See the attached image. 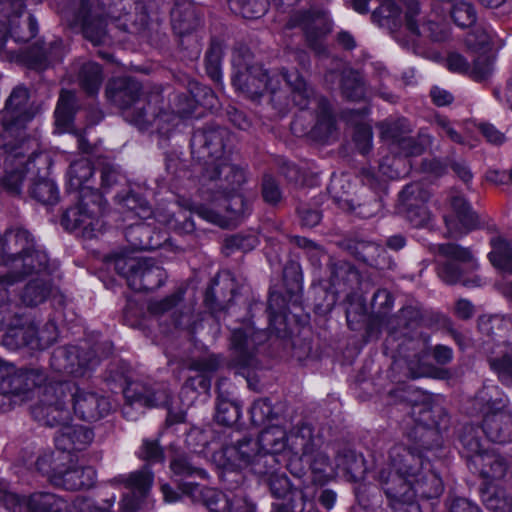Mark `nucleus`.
<instances>
[{
	"label": "nucleus",
	"mask_w": 512,
	"mask_h": 512,
	"mask_svg": "<svg viewBox=\"0 0 512 512\" xmlns=\"http://www.w3.org/2000/svg\"><path fill=\"white\" fill-rule=\"evenodd\" d=\"M379 481L395 512H420L419 498L438 497L443 491L440 477L423 459L420 450L403 443L393 445L376 464Z\"/></svg>",
	"instance_id": "1"
},
{
	"label": "nucleus",
	"mask_w": 512,
	"mask_h": 512,
	"mask_svg": "<svg viewBox=\"0 0 512 512\" xmlns=\"http://www.w3.org/2000/svg\"><path fill=\"white\" fill-rule=\"evenodd\" d=\"M232 64L236 69L233 76L235 88L252 100L269 93L270 101L280 112L292 103L305 109L314 95L313 89L298 72L269 74L260 64H250L248 51L235 50Z\"/></svg>",
	"instance_id": "2"
},
{
	"label": "nucleus",
	"mask_w": 512,
	"mask_h": 512,
	"mask_svg": "<svg viewBox=\"0 0 512 512\" xmlns=\"http://www.w3.org/2000/svg\"><path fill=\"white\" fill-rule=\"evenodd\" d=\"M230 142L231 135L226 128L209 126L194 132L191 147L193 153L206 162L203 177L215 182L212 189H217V192L212 200L231 198L233 203L226 205V209L241 214L244 213V199L236 191L244 183L245 173L229 160Z\"/></svg>",
	"instance_id": "3"
},
{
	"label": "nucleus",
	"mask_w": 512,
	"mask_h": 512,
	"mask_svg": "<svg viewBox=\"0 0 512 512\" xmlns=\"http://www.w3.org/2000/svg\"><path fill=\"white\" fill-rule=\"evenodd\" d=\"M141 84L132 78H119L113 81L107 88L106 94L111 101L117 104L125 113V117L138 126L145 129L155 124L158 131L166 135L176 127L181 119L189 116L179 111L186 107L184 97L186 94L175 95L172 100V111H159L158 104L162 101L159 92L145 95Z\"/></svg>",
	"instance_id": "4"
},
{
	"label": "nucleus",
	"mask_w": 512,
	"mask_h": 512,
	"mask_svg": "<svg viewBox=\"0 0 512 512\" xmlns=\"http://www.w3.org/2000/svg\"><path fill=\"white\" fill-rule=\"evenodd\" d=\"M67 390L69 385L47 386L41 391L40 401L32 410V416L38 422L60 427L55 436V445L59 450L56 457L60 458L74 457V452L85 450L94 438L88 427L69 423L71 411L61 400Z\"/></svg>",
	"instance_id": "5"
},
{
	"label": "nucleus",
	"mask_w": 512,
	"mask_h": 512,
	"mask_svg": "<svg viewBox=\"0 0 512 512\" xmlns=\"http://www.w3.org/2000/svg\"><path fill=\"white\" fill-rule=\"evenodd\" d=\"M288 451V435L286 430L278 425L265 428L259 435L258 440L244 438L232 445H225L212 454L213 463L223 470H238L252 466L257 474H268L267 470L260 467V461L265 459L275 461L274 456Z\"/></svg>",
	"instance_id": "6"
},
{
	"label": "nucleus",
	"mask_w": 512,
	"mask_h": 512,
	"mask_svg": "<svg viewBox=\"0 0 512 512\" xmlns=\"http://www.w3.org/2000/svg\"><path fill=\"white\" fill-rule=\"evenodd\" d=\"M92 174V165L86 158H81L70 165L68 184L70 189L81 191V201L75 207L67 209L62 218V223L67 229H81L87 238L96 237L103 229V221L100 218L104 209L102 195L86 185Z\"/></svg>",
	"instance_id": "7"
},
{
	"label": "nucleus",
	"mask_w": 512,
	"mask_h": 512,
	"mask_svg": "<svg viewBox=\"0 0 512 512\" xmlns=\"http://www.w3.org/2000/svg\"><path fill=\"white\" fill-rule=\"evenodd\" d=\"M512 299V281L504 288ZM480 332L488 337L485 351L491 369L504 385H512V320L501 316H483L479 319Z\"/></svg>",
	"instance_id": "8"
},
{
	"label": "nucleus",
	"mask_w": 512,
	"mask_h": 512,
	"mask_svg": "<svg viewBox=\"0 0 512 512\" xmlns=\"http://www.w3.org/2000/svg\"><path fill=\"white\" fill-rule=\"evenodd\" d=\"M37 469L49 476L51 482L66 490H79L94 485L96 472L90 466H80L74 457L60 458L44 454L36 461Z\"/></svg>",
	"instance_id": "9"
},
{
	"label": "nucleus",
	"mask_w": 512,
	"mask_h": 512,
	"mask_svg": "<svg viewBox=\"0 0 512 512\" xmlns=\"http://www.w3.org/2000/svg\"><path fill=\"white\" fill-rule=\"evenodd\" d=\"M301 0H273V5L281 13H288L289 28L299 27L306 36L309 46L316 54L326 53L322 43L323 37L331 31V22L326 13L320 11L295 10V6Z\"/></svg>",
	"instance_id": "10"
},
{
	"label": "nucleus",
	"mask_w": 512,
	"mask_h": 512,
	"mask_svg": "<svg viewBox=\"0 0 512 512\" xmlns=\"http://www.w3.org/2000/svg\"><path fill=\"white\" fill-rule=\"evenodd\" d=\"M498 396L496 387H486L479 392L477 400L483 404V432L490 441L505 443L512 440V415L506 409V401Z\"/></svg>",
	"instance_id": "11"
},
{
	"label": "nucleus",
	"mask_w": 512,
	"mask_h": 512,
	"mask_svg": "<svg viewBox=\"0 0 512 512\" xmlns=\"http://www.w3.org/2000/svg\"><path fill=\"white\" fill-rule=\"evenodd\" d=\"M105 5L99 1L84 0L77 16L84 37L93 45H102L109 42L107 18L116 20L121 18L122 13H127L124 5L120 8H118V5L109 6L108 11L105 10Z\"/></svg>",
	"instance_id": "12"
},
{
	"label": "nucleus",
	"mask_w": 512,
	"mask_h": 512,
	"mask_svg": "<svg viewBox=\"0 0 512 512\" xmlns=\"http://www.w3.org/2000/svg\"><path fill=\"white\" fill-rule=\"evenodd\" d=\"M111 483L123 484L128 490L120 503L122 512H144L152 508L149 493L153 484V473L148 466L128 475H118Z\"/></svg>",
	"instance_id": "13"
},
{
	"label": "nucleus",
	"mask_w": 512,
	"mask_h": 512,
	"mask_svg": "<svg viewBox=\"0 0 512 512\" xmlns=\"http://www.w3.org/2000/svg\"><path fill=\"white\" fill-rule=\"evenodd\" d=\"M462 443L470 465L479 472L481 477L487 480H500L505 476L508 463L504 457L494 450L484 448L478 439L468 435L462 438Z\"/></svg>",
	"instance_id": "14"
},
{
	"label": "nucleus",
	"mask_w": 512,
	"mask_h": 512,
	"mask_svg": "<svg viewBox=\"0 0 512 512\" xmlns=\"http://www.w3.org/2000/svg\"><path fill=\"white\" fill-rule=\"evenodd\" d=\"M430 191L422 183H411L399 194L398 210L414 227H424L431 220L427 203Z\"/></svg>",
	"instance_id": "15"
},
{
	"label": "nucleus",
	"mask_w": 512,
	"mask_h": 512,
	"mask_svg": "<svg viewBox=\"0 0 512 512\" xmlns=\"http://www.w3.org/2000/svg\"><path fill=\"white\" fill-rule=\"evenodd\" d=\"M44 374L39 370L15 371L5 378L0 391L18 397L20 401H26L36 396L37 401L32 405L31 411L40 401V393L47 386H60L61 383L49 381L42 385Z\"/></svg>",
	"instance_id": "16"
},
{
	"label": "nucleus",
	"mask_w": 512,
	"mask_h": 512,
	"mask_svg": "<svg viewBox=\"0 0 512 512\" xmlns=\"http://www.w3.org/2000/svg\"><path fill=\"white\" fill-rule=\"evenodd\" d=\"M35 114L36 109L29 102L28 90L21 86L16 87L6 101L2 117L5 133L11 137L18 135Z\"/></svg>",
	"instance_id": "17"
},
{
	"label": "nucleus",
	"mask_w": 512,
	"mask_h": 512,
	"mask_svg": "<svg viewBox=\"0 0 512 512\" xmlns=\"http://www.w3.org/2000/svg\"><path fill=\"white\" fill-rule=\"evenodd\" d=\"M60 383L69 385L66 396L61 397V400L67 406L66 399L70 397L73 401L74 412L81 419L89 422L97 421L110 413L112 406L107 397L97 392L80 388H77L72 393V385L69 382Z\"/></svg>",
	"instance_id": "18"
},
{
	"label": "nucleus",
	"mask_w": 512,
	"mask_h": 512,
	"mask_svg": "<svg viewBox=\"0 0 512 512\" xmlns=\"http://www.w3.org/2000/svg\"><path fill=\"white\" fill-rule=\"evenodd\" d=\"M98 363L94 351H82L81 354L77 346L57 348L51 357V366L54 370L77 377L85 376Z\"/></svg>",
	"instance_id": "19"
},
{
	"label": "nucleus",
	"mask_w": 512,
	"mask_h": 512,
	"mask_svg": "<svg viewBox=\"0 0 512 512\" xmlns=\"http://www.w3.org/2000/svg\"><path fill=\"white\" fill-rule=\"evenodd\" d=\"M419 14V3L416 0H383L373 12V17H379L394 26L400 24L404 19L406 29L412 36H417L420 31L415 18Z\"/></svg>",
	"instance_id": "20"
},
{
	"label": "nucleus",
	"mask_w": 512,
	"mask_h": 512,
	"mask_svg": "<svg viewBox=\"0 0 512 512\" xmlns=\"http://www.w3.org/2000/svg\"><path fill=\"white\" fill-rule=\"evenodd\" d=\"M0 325L6 330L3 336V344L10 350L29 347L33 350L34 334L37 325L19 311L10 316L1 318Z\"/></svg>",
	"instance_id": "21"
},
{
	"label": "nucleus",
	"mask_w": 512,
	"mask_h": 512,
	"mask_svg": "<svg viewBox=\"0 0 512 512\" xmlns=\"http://www.w3.org/2000/svg\"><path fill=\"white\" fill-rule=\"evenodd\" d=\"M123 393L130 405L141 407L168 406L171 400V394L164 383L147 385L142 382H131Z\"/></svg>",
	"instance_id": "22"
},
{
	"label": "nucleus",
	"mask_w": 512,
	"mask_h": 512,
	"mask_svg": "<svg viewBox=\"0 0 512 512\" xmlns=\"http://www.w3.org/2000/svg\"><path fill=\"white\" fill-rule=\"evenodd\" d=\"M269 334L266 330H256L254 325L247 323L236 328L232 332L231 346L237 354L238 363L248 364V358L252 356L256 348L268 340Z\"/></svg>",
	"instance_id": "23"
},
{
	"label": "nucleus",
	"mask_w": 512,
	"mask_h": 512,
	"mask_svg": "<svg viewBox=\"0 0 512 512\" xmlns=\"http://www.w3.org/2000/svg\"><path fill=\"white\" fill-rule=\"evenodd\" d=\"M199 493L211 512H255V505L242 494L230 498L227 494L210 487L202 488Z\"/></svg>",
	"instance_id": "24"
},
{
	"label": "nucleus",
	"mask_w": 512,
	"mask_h": 512,
	"mask_svg": "<svg viewBox=\"0 0 512 512\" xmlns=\"http://www.w3.org/2000/svg\"><path fill=\"white\" fill-rule=\"evenodd\" d=\"M449 202L452 211L445 216V222L451 235L466 233L477 225L476 215L461 195L452 194Z\"/></svg>",
	"instance_id": "25"
},
{
	"label": "nucleus",
	"mask_w": 512,
	"mask_h": 512,
	"mask_svg": "<svg viewBox=\"0 0 512 512\" xmlns=\"http://www.w3.org/2000/svg\"><path fill=\"white\" fill-rule=\"evenodd\" d=\"M8 264L12 270L10 274L18 282L25 276L45 272L48 267V256L44 251L34 247L29 252L12 256Z\"/></svg>",
	"instance_id": "26"
},
{
	"label": "nucleus",
	"mask_w": 512,
	"mask_h": 512,
	"mask_svg": "<svg viewBox=\"0 0 512 512\" xmlns=\"http://www.w3.org/2000/svg\"><path fill=\"white\" fill-rule=\"evenodd\" d=\"M320 446V437L313 434L312 427L308 424L297 426L295 430L288 435V451L300 460L303 457L312 455L316 447Z\"/></svg>",
	"instance_id": "27"
},
{
	"label": "nucleus",
	"mask_w": 512,
	"mask_h": 512,
	"mask_svg": "<svg viewBox=\"0 0 512 512\" xmlns=\"http://www.w3.org/2000/svg\"><path fill=\"white\" fill-rule=\"evenodd\" d=\"M218 367V361L214 357H206L190 364V370L196 374L189 376L182 387V393H188L189 391L197 392H208L211 387V379L208 376L209 373L215 371Z\"/></svg>",
	"instance_id": "28"
},
{
	"label": "nucleus",
	"mask_w": 512,
	"mask_h": 512,
	"mask_svg": "<svg viewBox=\"0 0 512 512\" xmlns=\"http://www.w3.org/2000/svg\"><path fill=\"white\" fill-rule=\"evenodd\" d=\"M166 279L165 271L150 259H139L134 272L131 288L134 290H153L159 288Z\"/></svg>",
	"instance_id": "29"
},
{
	"label": "nucleus",
	"mask_w": 512,
	"mask_h": 512,
	"mask_svg": "<svg viewBox=\"0 0 512 512\" xmlns=\"http://www.w3.org/2000/svg\"><path fill=\"white\" fill-rule=\"evenodd\" d=\"M184 294L185 290L183 288H178L174 293L165 298L151 300L148 304V311L157 317L167 315L172 319V322L175 325H179L181 322L180 318L182 316L180 308L182 306Z\"/></svg>",
	"instance_id": "30"
},
{
	"label": "nucleus",
	"mask_w": 512,
	"mask_h": 512,
	"mask_svg": "<svg viewBox=\"0 0 512 512\" xmlns=\"http://www.w3.org/2000/svg\"><path fill=\"white\" fill-rule=\"evenodd\" d=\"M24 512H70L68 503L52 493L38 492L30 495Z\"/></svg>",
	"instance_id": "31"
},
{
	"label": "nucleus",
	"mask_w": 512,
	"mask_h": 512,
	"mask_svg": "<svg viewBox=\"0 0 512 512\" xmlns=\"http://www.w3.org/2000/svg\"><path fill=\"white\" fill-rule=\"evenodd\" d=\"M225 382V380H221L217 385L218 399L215 417L217 422L226 426H230L239 420L241 416V410L238 403L232 400L222 391V387L225 385Z\"/></svg>",
	"instance_id": "32"
},
{
	"label": "nucleus",
	"mask_w": 512,
	"mask_h": 512,
	"mask_svg": "<svg viewBox=\"0 0 512 512\" xmlns=\"http://www.w3.org/2000/svg\"><path fill=\"white\" fill-rule=\"evenodd\" d=\"M34 248V241L30 233L22 228L7 230L3 236L2 250L12 256L29 252Z\"/></svg>",
	"instance_id": "33"
},
{
	"label": "nucleus",
	"mask_w": 512,
	"mask_h": 512,
	"mask_svg": "<svg viewBox=\"0 0 512 512\" xmlns=\"http://www.w3.org/2000/svg\"><path fill=\"white\" fill-rule=\"evenodd\" d=\"M191 97H184L186 107L179 109L181 113L192 114L197 105H201L207 109L215 107L217 99L214 92L207 86L199 83H192L190 87Z\"/></svg>",
	"instance_id": "34"
},
{
	"label": "nucleus",
	"mask_w": 512,
	"mask_h": 512,
	"mask_svg": "<svg viewBox=\"0 0 512 512\" xmlns=\"http://www.w3.org/2000/svg\"><path fill=\"white\" fill-rule=\"evenodd\" d=\"M75 110V94L70 91H62L54 113L55 124L60 132L69 131Z\"/></svg>",
	"instance_id": "35"
},
{
	"label": "nucleus",
	"mask_w": 512,
	"mask_h": 512,
	"mask_svg": "<svg viewBox=\"0 0 512 512\" xmlns=\"http://www.w3.org/2000/svg\"><path fill=\"white\" fill-rule=\"evenodd\" d=\"M125 237L134 249L150 250L160 246L159 242H153L149 225L139 222L131 224L125 231Z\"/></svg>",
	"instance_id": "36"
},
{
	"label": "nucleus",
	"mask_w": 512,
	"mask_h": 512,
	"mask_svg": "<svg viewBox=\"0 0 512 512\" xmlns=\"http://www.w3.org/2000/svg\"><path fill=\"white\" fill-rule=\"evenodd\" d=\"M172 27L179 36L189 35L199 25L195 11L192 7H176L172 10Z\"/></svg>",
	"instance_id": "37"
},
{
	"label": "nucleus",
	"mask_w": 512,
	"mask_h": 512,
	"mask_svg": "<svg viewBox=\"0 0 512 512\" xmlns=\"http://www.w3.org/2000/svg\"><path fill=\"white\" fill-rule=\"evenodd\" d=\"M25 156L15 151L14 155H9L6 159L11 165H15V170H8L4 176L3 186L11 193H19L25 173Z\"/></svg>",
	"instance_id": "38"
},
{
	"label": "nucleus",
	"mask_w": 512,
	"mask_h": 512,
	"mask_svg": "<svg viewBox=\"0 0 512 512\" xmlns=\"http://www.w3.org/2000/svg\"><path fill=\"white\" fill-rule=\"evenodd\" d=\"M493 250L489 253L491 263L498 269L512 274V245L501 237L491 240Z\"/></svg>",
	"instance_id": "39"
},
{
	"label": "nucleus",
	"mask_w": 512,
	"mask_h": 512,
	"mask_svg": "<svg viewBox=\"0 0 512 512\" xmlns=\"http://www.w3.org/2000/svg\"><path fill=\"white\" fill-rule=\"evenodd\" d=\"M318 104L317 122L312 130L313 135L321 141L327 140L333 133L335 121L331 114L329 104L324 98H320Z\"/></svg>",
	"instance_id": "40"
},
{
	"label": "nucleus",
	"mask_w": 512,
	"mask_h": 512,
	"mask_svg": "<svg viewBox=\"0 0 512 512\" xmlns=\"http://www.w3.org/2000/svg\"><path fill=\"white\" fill-rule=\"evenodd\" d=\"M50 291L49 283L43 278L38 277L28 282L21 295V299L27 306H37L46 300Z\"/></svg>",
	"instance_id": "41"
},
{
	"label": "nucleus",
	"mask_w": 512,
	"mask_h": 512,
	"mask_svg": "<svg viewBox=\"0 0 512 512\" xmlns=\"http://www.w3.org/2000/svg\"><path fill=\"white\" fill-rule=\"evenodd\" d=\"M407 349H412L414 353L407 355V365L413 378L423 377L427 374V368L424 366L428 352L426 350V341L409 342Z\"/></svg>",
	"instance_id": "42"
},
{
	"label": "nucleus",
	"mask_w": 512,
	"mask_h": 512,
	"mask_svg": "<svg viewBox=\"0 0 512 512\" xmlns=\"http://www.w3.org/2000/svg\"><path fill=\"white\" fill-rule=\"evenodd\" d=\"M79 83L89 95L96 94L102 83L100 66L93 62L84 63L79 71Z\"/></svg>",
	"instance_id": "43"
},
{
	"label": "nucleus",
	"mask_w": 512,
	"mask_h": 512,
	"mask_svg": "<svg viewBox=\"0 0 512 512\" xmlns=\"http://www.w3.org/2000/svg\"><path fill=\"white\" fill-rule=\"evenodd\" d=\"M342 94L351 100H360L365 96V86L358 72L348 70L342 75Z\"/></svg>",
	"instance_id": "44"
},
{
	"label": "nucleus",
	"mask_w": 512,
	"mask_h": 512,
	"mask_svg": "<svg viewBox=\"0 0 512 512\" xmlns=\"http://www.w3.org/2000/svg\"><path fill=\"white\" fill-rule=\"evenodd\" d=\"M438 251L444 257L459 264L467 265L469 269H475L477 263L470 250L457 244L447 243L438 246Z\"/></svg>",
	"instance_id": "45"
},
{
	"label": "nucleus",
	"mask_w": 512,
	"mask_h": 512,
	"mask_svg": "<svg viewBox=\"0 0 512 512\" xmlns=\"http://www.w3.org/2000/svg\"><path fill=\"white\" fill-rule=\"evenodd\" d=\"M231 9L244 18L253 19L262 16L268 6L267 0H230Z\"/></svg>",
	"instance_id": "46"
},
{
	"label": "nucleus",
	"mask_w": 512,
	"mask_h": 512,
	"mask_svg": "<svg viewBox=\"0 0 512 512\" xmlns=\"http://www.w3.org/2000/svg\"><path fill=\"white\" fill-rule=\"evenodd\" d=\"M117 200L122 213L127 212L141 219L147 218L151 213L147 202L135 194H127L125 197L121 198L117 196Z\"/></svg>",
	"instance_id": "47"
},
{
	"label": "nucleus",
	"mask_w": 512,
	"mask_h": 512,
	"mask_svg": "<svg viewBox=\"0 0 512 512\" xmlns=\"http://www.w3.org/2000/svg\"><path fill=\"white\" fill-rule=\"evenodd\" d=\"M451 16L455 24L461 28L470 27L476 21V12L473 6L463 0H453Z\"/></svg>",
	"instance_id": "48"
},
{
	"label": "nucleus",
	"mask_w": 512,
	"mask_h": 512,
	"mask_svg": "<svg viewBox=\"0 0 512 512\" xmlns=\"http://www.w3.org/2000/svg\"><path fill=\"white\" fill-rule=\"evenodd\" d=\"M351 185L346 176L334 177L331 180L329 186V192L331 193L333 200L343 210H352L353 205L348 198L343 197L349 193Z\"/></svg>",
	"instance_id": "49"
},
{
	"label": "nucleus",
	"mask_w": 512,
	"mask_h": 512,
	"mask_svg": "<svg viewBox=\"0 0 512 512\" xmlns=\"http://www.w3.org/2000/svg\"><path fill=\"white\" fill-rule=\"evenodd\" d=\"M481 499L488 510L493 512H512V499L503 493L500 494L488 488L482 492Z\"/></svg>",
	"instance_id": "50"
},
{
	"label": "nucleus",
	"mask_w": 512,
	"mask_h": 512,
	"mask_svg": "<svg viewBox=\"0 0 512 512\" xmlns=\"http://www.w3.org/2000/svg\"><path fill=\"white\" fill-rule=\"evenodd\" d=\"M222 46L219 43H213L206 53L205 66L207 74L215 82H220L222 78L221 61H222Z\"/></svg>",
	"instance_id": "51"
},
{
	"label": "nucleus",
	"mask_w": 512,
	"mask_h": 512,
	"mask_svg": "<svg viewBox=\"0 0 512 512\" xmlns=\"http://www.w3.org/2000/svg\"><path fill=\"white\" fill-rule=\"evenodd\" d=\"M58 337V329L54 321L46 322L42 327L37 326L34 334L33 350H43L51 346Z\"/></svg>",
	"instance_id": "52"
},
{
	"label": "nucleus",
	"mask_w": 512,
	"mask_h": 512,
	"mask_svg": "<svg viewBox=\"0 0 512 512\" xmlns=\"http://www.w3.org/2000/svg\"><path fill=\"white\" fill-rule=\"evenodd\" d=\"M31 195L43 204H54L58 199V189L53 181L44 179L34 183Z\"/></svg>",
	"instance_id": "53"
},
{
	"label": "nucleus",
	"mask_w": 512,
	"mask_h": 512,
	"mask_svg": "<svg viewBox=\"0 0 512 512\" xmlns=\"http://www.w3.org/2000/svg\"><path fill=\"white\" fill-rule=\"evenodd\" d=\"M280 302H282V298L279 294L273 293L270 295L268 301L270 328L277 333L282 331L281 325H285L286 320V313L285 310L280 307Z\"/></svg>",
	"instance_id": "54"
},
{
	"label": "nucleus",
	"mask_w": 512,
	"mask_h": 512,
	"mask_svg": "<svg viewBox=\"0 0 512 512\" xmlns=\"http://www.w3.org/2000/svg\"><path fill=\"white\" fill-rule=\"evenodd\" d=\"M493 34L490 28L478 26L466 37L467 45L474 50H485L492 42Z\"/></svg>",
	"instance_id": "55"
},
{
	"label": "nucleus",
	"mask_w": 512,
	"mask_h": 512,
	"mask_svg": "<svg viewBox=\"0 0 512 512\" xmlns=\"http://www.w3.org/2000/svg\"><path fill=\"white\" fill-rule=\"evenodd\" d=\"M494 58L486 53L480 54L471 66L470 76L477 81L487 79L493 71Z\"/></svg>",
	"instance_id": "56"
},
{
	"label": "nucleus",
	"mask_w": 512,
	"mask_h": 512,
	"mask_svg": "<svg viewBox=\"0 0 512 512\" xmlns=\"http://www.w3.org/2000/svg\"><path fill=\"white\" fill-rule=\"evenodd\" d=\"M250 413L252 422L260 426L273 417V408L267 399H258L253 403Z\"/></svg>",
	"instance_id": "57"
},
{
	"label": "nucleus",
	"mask_w": 512,
	"mask_h": 512,
	"mask_svg": "<svg viewBox=\"0 0 512 512\" xmlns=\"http://www.w3.org/2000/svg\"><path fill=\"white\" fill-rule=\"evenodd\" d=\"M415 22L420 31L419 36L426 35L435 41H444L450 35L449 27L445 23L429 21L427 24H422L420 26L418 24V20L415 19ZM416 37H418V35Z\"/></svg>",
	"instance_id": "58"
},
{
	"label": "nucleus",
	"mask_w": 512,
	"mask_h": 512,
	"mask_svg": "<svg viewBox=\"0 0 512 512\" xmlns=\"http://www.w3.org/2000/svg\"><path fill=\"white\" fill-rule=\"evenodd\" d=\"M181 205H183L186 210L196 213L199 217L208 222L219 226H223L225 223L224 219L218 212L202 204H194L190 201H184Z\"/></svg>",
	"instance_id": "59"
},
{
	"label": "nucleus",
	"mask_w": 512,
	"mask_h": 512,
	"mask_svg": "<svg viewBox=\"0 0 512 512\" xmlns=\"http://www.w3.org/2000/svg\"><path fill=\"white\" fill-rule=\"evenodd\" d=\"M433 124L440 136H447L451 141L458 144L464 143L463 137L456 131L453 123L445 116L436 115Z\"/></svg>",
	"instance_id": "60"
},
{
	"label": "nucleus",
	"mask_w": 512,
	"mask_h": 512,
	"mask_svg": "<svg viewBox=\"0 0 512 512\" xmlns=\"http://www.w3.org/2000/svg\"><path fill=\"white\" fill-rule=\"evenodd\" d=\"M27 499L8 490L0 491V507L9 512H24Z\"/></svg>",
	"instance_id": "61"
},
{
	"label": "nucleus",
	"mask_w": 512,
	"mask_h": 512,
	"mask_svg": "<svg viewBox=\"0 0 512 512\" xmlns=\"http://www.w3.org/2000/svg\"><path fill=\"white\" fill-rule=\"evenodd\" d=\"M284 280L291 285V291L293 293H298L302 289V272L300 265L296 262H290L287 264L283 270Z\"/></svg>",
	"instance_id": "62"
},
{
	"label": "nucleus",
	"mask_w": 512,
	"mask_h": 512,
	"mask_svg": "<svg viewBox=\"0 0 512 512\" xmlns=\"http://www.w3.org/2000/svg\"><path fill=\"white\" fill-rule=\"evenodd\" d=\"M354 142L357 149L361 154H366L370 151L372 145V130L367 124H360L356 127L354 134Z\"/></svg>",
	"instance_id": "63"
},
{
	"label": "nucleus",
	"mask_w": 512,
	"mask_h": 512,
	"mask_svg": "<svg viewBox=\"0 0 512 512\" xmlns=\"http://www.w3.org/2000/svg\"><path fill=\"white\" fill-rule=\"evenodd\" d=\"M114 501L115 497L101 506L92 499L78 497L74 501V507L77 512H111Z\"/></svg>",
	"instance_id": "64"
}]
</instances>
